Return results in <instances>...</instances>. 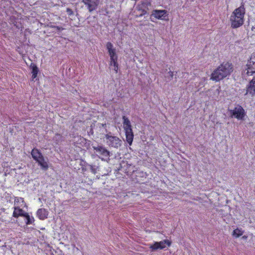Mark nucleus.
<instances>
[{"mask_svg": "<svg viewBox=\"0 0 255 255\" xmlns=\"http://www.w3.org/2000/svg\"><path fill=\"white\" fill-rule=\"evenodd\" d=\"M247 66L248 69L247 73L248 75H253L255 73V63H252L251 61H248Z\"/></svg>", "mask_w": 255, "mask_h": 255, "instance_id": "18", "label": "nucleus"}, {"mask_svg": "<svg viewBox=\"0 0 255 255\" xmlns=\"http://www.w3.org/2000/svg\"><path fill=\"white\" fill-rule=\"evenodd\" d=\"M39 158V159H37V160H36V162L38 163V165L40 166L41 170L45 171H47L49 168L48 159L47 158L45 159L43 155Z\"/></svg>", "mask_w": 255, "mask_h": 255, "instance_id": "13", "label": "nucleus"}, {"mask_svg": "<svg viewBox=\"0 0 255 255\" xmlns=\"http://www.w3.org/2000/svg\"><path fill=\"white\" fill-rule=\"evenodd\" d=\"M30 67H31V69H32V72H31V73L32 74V77L33 79H34L37 77V73L39 71L38 68L37 67V66L33 63H31V64L30 65Z\"/></svg>", "mask_w": 255, "mask_h": 255, "instance_id": "20", "label": "nucleus"}, {"mask_svg": "<svg viewBox=\"0 0 255 255\" xmlns=\"http://www.w3.org/2000/svg\"><path fill=\"white\" fill-rule=\"evenodd\" d=\"M171 244V242L168 240H164L160 242H155L153 244L150 245L149 249L151 252H155L158 250H162L166 247L167 245L169 247Z\"/></svg>", "mask_w": 255, "mask_h": 255, "instance_id": "4", "label": "nucleus"}, {"mask_svg": "<svg viewBox=\"0 0 255 255\" xmlns=\"http://www.w3.org/2000/svg\"><path fill=\"white\" fill-rule=\"evenodd\" d=\"M233 71L232 63L228 62H223L212 73L211 79L215 81H219L229 76Z\"/></svg>", "mask_w": 255, "mask_h": 255, "instance_id": "1", "label": "nucleus"}, {"mask_svg": "<svg viewBox=\"0 0 255 255\" xmlns=\"http://www.w3.org/2000/svg\"><path fill=\"white\" fill-rule=\"evenodd\" d=\"M151 6V2L148 0H144L142 1L141 7L142 8H146L148 9V6Z\"/></svg>", "mask_w": 255, "mask_h": 255, "instance_id": "25", "label": "nucleus"}, {"mask_svg": "<svg viewBox=\"0 0 255 255\" xmlns=\"http://www.w3.org/2000/svg\"><path fill=\"white\" fill-rule=\"evenodd\" d=\"M106 48L108 50L110 60L113 59H118V55L116 53V49L114 47L113 44L108 42L106 44Z\"/></svg>", "mask_w": 255, "mask_h": 255, "instance_id": "11", "label": "nucleus"}, {"mask_svg": "<svg viewBox=\"0 0 255 255\" xmlns=\"http://www.w3.org/2000/svg\"><path fill=\"white\" fill-rule=\"evenodd\" d=\"M100 0H82L89 12L96 10L99 4Z\"/></svg>", "mask_w": 255, "mask_h": 255, "instance_id": "6", "label": "nucleus"}, {"mask_svg": "<svg viewBox=\"0 0 255 255\" xmlns=\"http://www.w3.org/2000/svg\"><path fill=\"white\" fill-rule=\"evenodd\" d=\"M164 77L167 81H170L173 79V72L171 70H169L165 74Z\"/></svg>", "mask_w": 255, "mask_h": 255, "instance_id": "24", "label": "nucleus"}, {"mask_svg": "<svg viewBox=\"0 0 255 255\" xmlns=\"http://www.w3.org/2000/svg\"><path fill=\"white\" fill-rule=\"evenodd\" d=\"M53 140L56 143H58L63 140V136L60 134L56 133L53 137Z\"/></svg>", "mask_w": 255, "mask_h": 255, "instance_id": "27", "label": "nucleus"}, {"mask_svg": "<svg viewBox=\"0 0 255 255\" xmlns=\"http://www.w3.org/2000/svg\"><path fill=\"white\" fill-rule=\"evenodd\" d=\"M31 154L32 157L33 159L36 161L38 159H39L43 155L42 153L40 151V150L37 148H34L31 152Z\"/></svg>", "mask_w": 255, "mask_h": 255, "instance_id": "17", "label": "nucleus"}, {"mask_svg": "<svg viewBox=\"0 0 255 255\" xmlns=\"http://www.w3.org/2000/svg\"><path fill=\"white\" fill-rule=\"evenodd\" d=\"M75 143L77 146L84 147L89 149L90 147L91 141L83 137L80 136L75 140Z\"/></svg>", "mask_w": 255, "mask_h": 255, "instance_id": "10", "label": "nucleus"}, {"mask_svg": "<svg viewBox=\"0 0 255 255\" xmlns=\"http://www.w3.org/2000/svg\"><path fill=\"white\" fill-rule=\"evenodd\" d=\"M131 166L130 164H129L127 161H122V162L120 164V166L118 167V170L119 171H123L125 173L128 172V171L127 170V169H125V167H129Z\"/></svg>", "mask_w": 255, "mask_h": 255, "instance_id": "19", "label": "nucleus"}, {"mask_svg": "<svg viewBox=\"0 0 255 255\" xmlns=\"http://www.w3.org/2000/svg\"><path fill=\"white\" fill-rule=\"evenodd\" d=\"M83 162L85 163L86 167H87V169H89L93 174H96L97 173V169L98 167L95 165L89 164L86 161H83Z\"/></svg>", "mask_w": 255, "mask_h": 255, "instance_id": "22", "label": "nucleus"}, {"mask_svg": "<svg viewBox=\"0 0 255 255\" xmlns=\"http://www.w3.org/2000/svg\"><path fill=\"white\" fill-rule=\"evenodd\" d=\"M66 12L69 15H72L74 14L73 10L70 8H67Z\"/></svg>", "mask_w": 255, "mask_h": 255, "instance_id": "31", "label": "nucleus"}, {"mask_svg": "<svg viewBox=\"0 0 255 255\" xmlns=\"http://www.w3.org/2000/svg\"><path fill=\"white\" fill-rule=\"evenodd\" d=\"M118 59H113L111 60V65L114 66V70L118 72V63L117 62Z\"/></svg>", "mask_w": 255, "mask_h": 255, "instance_id": "26", "label": "nucleus"}, {"mask_svg": "<svg viewBox=\"0 0 255 255\" xmlns=\"http://www.w3.org/2000/svg\"><path fill=\"white\" fill-rule=\"evenodd\" d=\"M167 15V11L166 10L155 9L153 10L150 16V18L151 19V17L154 16L158 19L166 20L165 17Z\"/></svg>", "mask_w": 255, "mask_h": 255, "instance_id": "8", "label": "nucleus"}, {"mask_svg": "<svg viewBox=\"0 0 255 255\" xmlns=\"http://www.w3.org/2000/svg\"><path fill=\"white\" fill-rule=\"evenodd\" d=\"M26 212L19 207H14V211L12 216L14 218H17L18 217H23Z\"/></svg>", "mask_w": 255, "mask_h": 255, "instance_id": "16", "label": "nucleus"}, {"mask_svg": "<svg viewBox=\"0 0 255 255\" xmlns=\"http://www.w3.org/2000/svg\"><path fill=\"white\" fill-rule=\"evenodd\" d=\"M246 93L245 95L249 94L252 97L255 96V77L250 81L246 87Z\"/></svg>", "mask_w": 255, "mask_h": 255, "instance_id": "9", "label": "nucleus"}, {"mask_svg": "<svg viewBox=\"0 0 255 255\" xmlns=\"http://www.w3.org/2000/svg\"><path fill=\"white\" fill-rule=\"evenodd\" d=\"M141 11V13L138 15V16H142V15H145V14L147 13V10L148 9H147L146 8H141V9H140Z\"/></svg>", "mask_w": 255, "mask_h": 255, "instance_id": "29", "label": "nucleus"}, {"mask_svg": "<svg viewBox=\"0 0 255 255\" xmlns=\"http://www.w3.org/2000/svg\"><path fill=\"white\" fill-rule=\"evenodd\" d=\"M248 61H251V62L252 63L253 62L255 63V53H253L252 54L250 59Z\"/></svg>", "mask_w": 255, "mask_h": 255, "instance_id": "30", "label": "nucleus"}, {"mask_svg": "<svg viewBox=\"0 0 255 255\" xmlns=\"http://www.w3.org/2000/svg\"><path fill=\"white\" fill-rule=\"evenodd\" d=\"M123 126L125 130L126 140L127 142L130 145L132 144L133 133L131 128L130 122L127 117L124 116L123 117Z\"/></svg>", "mask_w": 255, "mask_h": 255, "instance_id": "2", "label": "nucleus"}, {"mask_svg": "<svg viewBox=\"0 0 255 255\" xmlns=\"http://www.w3.org/2000/svg\"><path fill=\"white\" fill-rule=\"evenodd\" d=\"M23 217L25 219V223L26 225H30L32 224L34 221V219L33 217L30 216V215L27 213H25Z\"/></svg>", "mask_w": 255, "mask_h": 255, "instance_id": "21", "label": "nucleus"}, {"mask_svg": "<svg viewBox=\"0 0 255 255\" xmlns=\"http://www.w3.org/2000/svg\"><path fill=\"white\" fill-rule=\"evenodd\" d=\"M168 72L167 69H162V73L165 75Z\"/></svg>", "mask_w": 255, "mask_h": 255, "instance_id": "34", "label": "nucleus"}, {"mask_svg": "<svg viewBox=\"0 0 255 255\" xmlns=\"http://www.w3.org/2000/svg\"><path fill=\"white\" fill-rule=\"evenodd\" d=\"M93 147L96 152L105 157H108L110 155V152L103 146L98 145L97 146H93Z\"/></svg>", "mask_w": 255, "mask_h": 255, "instance_id": "14", "label": "nucleus"}, {"mask_svg": "<svg viewBox=\"0 0 255 255\" xmlns=\"http://www.w3.org/2000/svg\"><path fill=\"white\" fill-rule=\"evenodd\" d=\"M48 212L44 208L39 209L37 211V215L39 219L43 220L47 218Z\"/></svg>", "mask_w": 255, "mask_h": 255, "instance_id": "15", "label": "nucleus"}, {"mask_svg": "<svg viewBox=\"0 0 255 255\" xmlns=\"http://www.w3.org/2000/svg\"><path fill=\"white\" fill-rule=\"evenodd\" d=\"M106 138L108 139L107 142L109 146L115 148H118L121 145L122 141L117 136L107 134L106 135Z\"/></svg>", "mask_w": 255, "mask_h": 255, "instance_id": "5", "label": "nucleus"}, {"mask_svg": "<svg viewBox=\"0 0 255 255\" xmlns=\"http://www.w3.org/2000/svg\"><path fill=\"white\" fill-rule=\"evenodd\" d=\"M84 163L83 164L82 163L80 164V165L82 166V169L83 171H86L87 170V167H86Z\"/></svg>", "mask_w": 255, "mask_h": 255, "instance_id": "33", "label": "nucleus"}, {"mask_svg": "<svg viewBox=\"0 0 255 255\" xmlns=\"http://www.w3.org/2000/svg\"><path fill=\"white\" fill-rule=\"evenodd\" d=\"M246 9L245 7V3L242 2L240 6L236 8L232 13V15L239 16V18L244 19Z\"/></svg>", "mask_w": 255, "mask_h": 255, "instance_id": "12", "label": "nucleus"}, {"mask_svg": "<svg viewBox=\"0 0 255 255\" xmlns=\"http://www.w3.org/2000/svg\"><path fill=\"white\" fill-rule=\"evenodd\" d=\"M230 20L231 21V27L233 28H237L244 24V19L239 18V16L231 15Z\"/></svg>", "mask_w": 255, "mask_h": 255, "instance_id": "7", "label": "nucleus"}, {"mask_svg": "<svg viewBox=\"0 0 255 255\" xmlns=\"http://www.w3.org/2000/svg\"><path fill=\"white\" fill-rule=\"evenodd\" d=\"M51 27H52V28H56L58 30H59V31L64 29V28L63 27H60V26H58L53 25V26H51Z\"/></svg>", "mask_w": 255, "mask_h": 255, "instance_id": "32", "label": "nucleus"}, {"mask_svg": "<svg viewBox=\"0 0 255 255\" xmlns=\"http://www.w3.org/2000/svg\"><path fill=\"white\" fill-rule=\"evenodd\" d=\"M22 202L24 203V199L21 197H16L14 200V204H18V203Z\"/></svg>", "mask_w": 255, "mask_h": 255, "instance_id": "28", "label": "nucleus"}, {"mask_svg": "<svg viewBox=\"0 0 255 255\" xmlns=\"http://www.w3.org/2000/svg\"><path fill=\"white\" fill-rule=\"evenodd\" d=\"M230 114V117L236 118L238 120H244L246 116V113L244 108L239 105H238L233 110H229Z\"/></svg>", "mask_w": 255, "mask_h": 255, "instance_id": "3", "label": "nucleus"}, {"mask_svg": "<svg viewBox=\"0 0 255 255\" xmlns=\"http://www.w3.org/2000/svg\"><path fill=\"white\" fill-rule=\"evenodd\" d=\"M244 233V231L241 229H239L238 228L234 230L233 232V236L236 237V238H239Z\"/></svg>", "mask_w": 255, "mask_h": 255, "instance_id": "23", "label": "nucleus"}]
</instances>
